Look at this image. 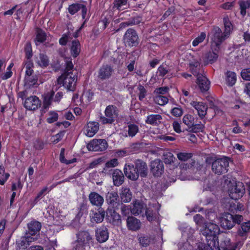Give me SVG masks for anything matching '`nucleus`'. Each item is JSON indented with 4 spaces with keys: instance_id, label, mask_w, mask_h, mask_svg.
I'll list each match as a JSON object with an SVG mask.
<instances>
[{
    "instance_id": "f257e3e1",
    "label": "nucleus",
    "mask_w": 250,
    "mask_h": 250,
    "mask_svg": "<svg viewBox=\"0 0 250 250\" xmlns=\"http://www.w3.org/2000/svg\"><path fill=\"white\" fill-rule=\"evenodd\" d=\"M201 232L206 236L208 245L211 250H221L218 246V242H215V239L220 232V228L218 225L212 223H207Z\"/></svg>"
},
{
    "instance_id": "f03ea898",
    "label": "nucleus",
    "mask_w": 250,
    "mask_h": 250,
    "mask_svg": "<svg viewBox=\"0 0 250 250\" xmlns=\"http://www.w3.org/2000/svg\"><path fill=\"white\" fill-rule=\"evenodd\" d=\"M244 220V217L240 214H231L229 212H224L219 218L221 227L224 229H230L237 223H240Z\"/></svg>"
},
{
    "instance_id": "7ed1b4c3",
    "label": "nucleus",
    "mask_w": 250,
    "mask_h": 250,
    "mask_svg": "<svg viewBox=\"0 0 250 250\" xmlns=\"http://www.w3.org/2000/svg\"><path fill=\"white\" fill-rule=\"evenodd\" d=\"M209 36L211 40V47L215 52L219 51L223 42L229 38L228 36L222 32L221 29L217 26H215L212 29Z\"/></svg>"
},
{
    "instance_id": "20e7f679",
    "label": "nucleus",
    "mask_w": 250,
    "mask_h": 250,
    "mask_svg": "<svg viewBox=\"0 0 250 250\" xmlns=\"http://www.w3.org/2000/svg\"><path fill=\"white\" fill-rule=\"evenodd\" d=\"M229 166L228 158L223 157L212 162L211 170L214 174L220 175L228 172Z\"/></svg>"
},
{
    "instance_id": "39448f33",
    "label": "nucleus",
    "mask_w": 250,
    "mask_h": 250,
    "mask_svg": "<svg viewBox=\"0 0 250 250\" xmlns=\"http://www.w3.org/2000/svg\"><path fill=\"white\" fill-rule=\"evenodd\" d=\"M123 40L125 45L136 47L140 43V39L137 31L133 28H129L125 32Z\"/></svg>"
},
{
    "instance_id": "423d86ee",
    "label": "nucleus",
    "mask_w": 250,
    "mask_h": 250,
    "mask_svg": "<svg viewBox=\"0 0 250 250\" xmlns=\"http://www.w3.org/2000/svg\"><path fill=\"white\" fill-rule=\"evenodd\" d=\"M245 191L243 184L240 182L229 186L228 190L229 197L233 200H237L242 197Z\"/></svg>"
},
{
    "instance_id": "0eeeda50",
    "label": "nucleus",
    "mask_w": 250,
    "mask_h": 250,
    "mask_svg": "<svg viewBox=\"0 0 250 250\" xmlns=\"http://www.w3.org/2000/svg\"><path fill=\"white\" fill-rule=\"evenodd\" d=\"M77 239L74 243V250H83V246L88 244L91 239L90 234L87 231H81L77 234Z\"/></svg>"
},
{
    "instance_id": "6e6552de",
    "label": "nucleus",
    "mask_w": 250,
    "mask_h": 250,
    "mask_svg": "<svg viewBox=\"0 0 250 250\" xmlns=\"http://www.w3.org/2000/svg\"><path fill=\"white\" fill-rule=\"evenodd\" d=\"M107 143L104 139H94L90 141L87 145L89 151H103L107 147Z\"/></svg>"
},
{
    "instance_id": "1a4fd4ad",
    "label": "nucleus",
    "mask_w": 250,
    "mask_h": 250,
    "mask_svg": "<svg viewBox=\"0 0 250 250\" xmlns=\"http://www.w3.org/2000/svg\"><path fill=\"white\" fill-rule=\"evenodd\" d=\"M105 212L107 222L113 226H119L121 225V217L118 213L115 211V209L108 208Z\"/></svg>"
},
{
    "instance_id": "9d476101",
    "label": "nucleus",
    "mask_w": 250,
    "mask_h": 250,
    "mask_svg": "<svg viewBox=\"0 0 250 250\" xmlns=\"http://www.w3.org/2000/svg\"><path fill=\"white\" fill-rule=\"evenodd\" d=\"M87 2L76 3L69 6L68 11L71 15H74L79 10H81L82 16L83 19L86 18L87 13Z\"/></svg>"
},
{
    "instance_id": "9b49d317",
    "label": "nucleus",
    "mask_w": 250,
    "mask_h": 250,
    "mask_svg": "<svg viewBox=\"0 0 250 250\" xmlns=\"http://www.w3.org/2000/svg\"><path fill=\"white\" fill-rule=\"evenodd\" d=\"M24 107L29 110H35L41 105V102L36 96H31L25 99Z\"/></svg>"
},
{
    "instance_id": "f8f14e48",
    "label": "nucleus",
    "mask_w": 250,
    "mask_h": 250,
    "mask_svg": "<svg viewBox=\"0 0 250 250\" xmlns=\"http://www.w3.org/2000/svg\"><path fill=\"white\" fill-rule=\"evenodd\" d=\"M105 201L113 208H119L120 201L117 191H108L105 195Z\"/></svg>"
},
{
    "instance_id": "ddd939ff",
    "label": "nucleus",
    "mask_w": 250,
    "mask_h": 250,
    "mask_svg": "<svg viewBox=\"0 0 250 250\" xmlns=\"http://www.w3.org/2000/svg\"><path fill=\"white\" fill-rule=\"evenodd\" d=\"M36 240V238L30 236H21L16 241V249L17 250H25L32 242Z\"/></svg>"
},
{
    "instance_id": "4468645a",
    "label": "nucleus",
    "mask_w": 250,
    "mask_h": 250,
    "mask_svg": "<svg viewBox=\"0 0 250 250\" xmlns=\"http://www.w3.org/2000/svg\"><path fill=\"white\" fill-rule=\"evenodd\" d=\"M134 166L139 176L141 177H146L148 174V167L146 163L141 159L135 160L134 162Z\"/></svg>"
},
{
    "instance_id": "2eb2a0df",
    "label": "nucleus",
    "mask_w": 250,
    "mask_h": 250,
    "mask_svg": "<svg viewBox=\"0 0 250 250\" xmlns=\"http://www.w3.org/2000/svg\"><path fill=\"white\" fill-rule=\"evenodd\" d=\"M150 167V171L155 177L161 176L164 171L163 162L158 159L152 161Z\"/></svg>"
},
{
    "instance_id": "dca6fc26",
    "label": "nucleus",
    "mask_w": 250,
    "mask_h": 250,
    "mask_svg": "<svg viewBox=\"0 0 250 250\" xmlns=\"http://www.w3.org/2000/svg\"><path fill=\"white\" fill-rule=\"evenodd\" d=\"M244 221V220L240 223H237L239 226L236 233L239 237L247 238L250 232V220Z\"/></svg>"
},
{
    "instance_id": "f3484780",
    "label": "nucleus",
    "mask_w": 250,
    "mask_h": 250,
    "mask_svg": "<svg viewBox=\"0 0 250 250\" xmlns=\"http://www.w3.org/2000/svg\"><path fill=\"white\" fill-rule=\"evenodd\" d=\"M132 164H126L124 167V172L125 176L129 180L136 181L139 178L138 173Z\"/></svg>"
},
{
    "instance_id": "a211bd4d",
    "label": "nucleus",
    "mask_w": 250,
    "mask_h": 250,
    "mask_svg": "<svg viewBox=\"0 0 250 250\" xmlns=\"http://www.w3.org/2000/svg\"><path fill=\"white\" fill-rule=\"evenodd\" d=\"M95 237L99 243L105 242L109 237V231L105 226H102L95 230Z\"/></svg>"
},
{
    "instance_id": "6ab92c4d",
    "label": "nucleus",
    "mask_w": 250,
    "mask_h": 250,
    "mask_svg": "<svg viewBox=\"0 0 250 250\" xmlns=\"http://www.w3.org/2000/svg\"><path fill=\"white\" fill-rule=\"evenodd\" d=\"M113 72L114 69L111 65L103 64L99 70L98 77L102 80L108 79L111 76Z\"/></svg>"
},
{
    "instance_id": "aec40b11",
    "label": "nucleus",
    "mask_w": 250,
    "mask_h": 250,
    "mask_svg": "<svg viewBox=\"0 0 250 250\" xmlns=\"http://www.w3.org/2000/svg\"><path fill=\"white\" fill-rule=\"evenodd\" d=\"M88 199L91 204L93 206L101 208L104 204V197L98 193L91 192L88 195Z\"/></svg>"
},
{
    "instance_id": "412c9836",
    "label": "nucleus",
    "mask_w": 250,
    "mask_h": 250,
    "mask_svg": "<svg viewBox=\"0 0 250 250\" xmlns=\"http://www.w3.org/2000/svg\"><path fill=\"white\" fill-rule=\"evenodd\" d=\"M190 104L197 110L198 115L203 119L207 114L208 107L203 102L192 101Z\"/></svg>"
},
{
    "instance_id": "4be33fe9",
    "label": "nucleus",
    "mask_w": 250,
    "mask_h": 250,
    "mask_svg": "<svg viewBox=\"0 0 250 250\" xmlns=\"http://www.w3.org/2000/svg\"><path fill=\"white\" fill-rule=\"evenodd\" d=\"M113 184L116 187L122 185L125 181V176L123 172L119 169H113L111 173Z\"/></svg>"
},
{
    "instance_id": "5701e85b",
    "label": "nucleus",
    "mask_w": 250,
    "mask_h": 250,
    "mask_svg": "<svg viewBox=\"0 0 250 250\" xmlns=\"http://www.w3.org/2000/svg\"><path fill=\"white\" fill-rule=\"evenodd\" d=\"M139 131L138 125L136 124H128L126 127L125 128L124 134H123L125 137H134Z\"/></svg>"
},
{
    "instance_id": "b1692460",
    "label": "nucleus",
    "mask_w": 250,
    "mask_h": 250,
    "mask_svg": "<svg viewBox=\"0 0 250 250\" xmlns=\"http://www.w3.org/2000/svg\"><path fill=\"white\" fill-rule=\"evenodd\" d=\"M197 83L202 92L207 91L210 87V82L204 75H199L197 78Z\"/></svg>"
},
{
    "instance_id": "393cba45",
    "label": "nucleus",
    "mask_w": 250,
    "mask_h": 250,
    "mask_svg": "<svg viewBox=\"0 0 250 250\" xmlns=\"http://www.w3.org/2000/svg\"><path fill=\"white\" fill-rule=\"evenodd\" d=\"M126 226L128 229L137 231L141 228V222L136 218L129 216L126 219Z\"/></svg>"
},
{
    "instance_id": "a878e982",
    "label": "nucleus",
    "mask_w": 250,
    "mask_h": 250,
    "mask_svg": "<svg viewBox=\"0 0 250 250\" xmlns=\"http://www.w3.org/2000/svg\"><path fill=\"white\" fill-rule=\"evenodd\" d=\"M77 80V75L74 74H67L65 78V87L70 91H74Z\"/></svg>"
},
{
    "instance_id": "bb28decb",
    "label": "nucleus",
    "mask_w": 250,
    "mask_h": 250,
    "mask_svg": "<svg viewBox=\"0 0 250 250\" xmlns=\"http://www.w3.org/2000/svg\"><path fill=\"white\" fill-rule=\"evenodd\" d=\"M55 94L54 90H51L47 92L42 95L43 96V106L42 108L44 110H47L52 104V102H54L53 97Z\"/></svg>"
},
{
    "instance_id": "cd10ccee",
    "label": "nucleus",
    "mask_w": 250,
    "mask_h": 250,
    "mask_svg": "<svg viewBox=\"0 0 250 250\" xmlns=\"http://www.w3.org/2000/svg\"><path fill=\"white\" fill-rule=\"evenodd\" d=\"M118 165L119 162L116 158H114L107 161L103 169L102 173L110 175L113 171L112 168L118 166Z\"/></svg>"
},
{
    "instance_id": "c85d7f7f",
    "label": "nucleus",
    "mask_w": 250,
    "mask_h": 250,
    "mask_svg": "<svg viewBox=\"0 0 250 250\" xmlns=\"http://www.w3.org/2000/svg\"><path fill=\"white\" fill-rule=\"evenodd\" d=\"M105 212L103 208H100L97 211H93L91 214V221L92 222L100 223L103 221L105 217Z\"/></svg>"
},
{
    "instance_id": "c756f323",
    "label": "nucleus",
    "mask_w": 250,
    "mask_h": 250,
    "mask_svg": "<svg viewBox=\"0 0 250 250\" xmlns=\"http://www.w3.org/2000/svg\"><path fill=\"white\" fill-rule=\"evenodd\" d=\"M146 205L144 203L140 201H135L131 209L132 214L134 215H138L146 211Z\"/></svg>"
},
{
    "instance_id": "7c9ffc66",
    "label": "nucleus",
    "mask_w": 250,
    "mask_h": 250,
    "mask_svg": "<svg viewBox=\"0 0 250 250\" xmlns=\"http://www.w3.org/2000/svg\"><path fill=\"white\" fill-rule=\"evenodd\" d=\"M104 113L106 117L113 119L115 121V119L118 116L119 110L116 106L109 105L105 108Z\"/></svg>"
},
{
    "instance_id": "2f4dec72",
    "label": "nucleus",
    "mask_w": 250,
    "mask_h": 250,
    "mask_svg": "<svg viewBox=\"0 0 250 250\" xmlns=\"http://www.w3.org/2000/svg\"><path fill=\"white\" fill-rule=\"evenodd\" d=\"M99 128V125L98 123L96 122H89L87 125L85 134L88 137H93L98 131Z\"/></svg>"
},
{
    "instance_id": "473e14b6",
    "label": "nucleus",
    "mask_w": 250,
    "mask_h": 250,
    "mask_svg": "<svg viewBox=\"0 0 250 250\" xmlns=\"http://www.w3.org/2000/svg\"><path fill=\"white\" fill-rule=\"evenodd\" d=\"M162 119V117L161 115L151 114L147 116L146 123L152 125H158L161 123Z\"/></svg>"
},
{
    "instance_id": "72a5a7b5",
    "label": "nucleus",
    "mask_w": 250,
    "mask_h": 250,
    "mask_svg": "<svg viewBox=\"0 0 250 250\" xmlns=\"http://www.w3.org/2000/svg\"><path fill=\"white\" fill-rule=\"evenodd\" d=\"M35 62L42 67H46L49 65V59L47 55L40 53L35 57Z\"/></svg>"
},
{
    "instance_id": "f704fd0d",
    "label": "nucleus",
    "mask_w": 250,
    "mask_h": 250,
    "mask_svg": "<svg viewBox=\"0 0 250 250\" xmlns=\"http://www.w3.org/2000/svg\"><path fill=\"white\" fill-rule=\"evenodd\" d=\"M120 197L122 201L124 203L129 202L132 199V193L129 188L122 187L120 193Z\"/></svg>"
},
{
    "instance_id": "c9c22d12",
    "label": "nucleus",
    "mask_w": 250,
    "mask_h": 250,
    "mask_svg": "<svg viewBox=\"0 0 250 250\" xmlns=\"http://www.w3.org/2000/svg\"><path fill=\"white\" fill-rule=\"evenodd\" d=\"M41 224L38 221H33L28 224L29 233L31 235H35L41 229Z\"/></svg>"
},
{
    "instance_id": "e433bc0d",
    "label": "nucleus",
    "mask_w": 250,
    "mask_h": 250,
    "mask_svg": "<svg viewBox=\"0 0 250 250\" xmlns=\"http://www.w3.org/2000/svg\"><path fill=\"white\" fill-rule=\"evenodd\" d=\"M226 82L229 86H232L235 84L236 81V75L234 72L228 71L225 73Z\"/></svg>"
},
{
    "instance_id": "4c0bfd02",
    "label": "nucleus",
    "mask_w": 250,
    "mask_h": 250,
    "mask_svg": "<svg viewBox=\"0 0 250 250\" xmlns=\"http://www.w3.org/2000/svg\"><path fill=\"white\" fill-rule=\"evenodd\" d=\"M81 51L80 43L77 40H74L72 42L71 47V53L74 58L77 57L80 54Z\"/></svg>"
},
{
    "instance_id": "58836bf2",
    "label": "nucleus",
    "mask_w": 250,
    "mask_h": 250,
    "mask_svg": "<svg viewBox=\"0 0 250 250\" xmlns=\"http://www.w3.org/2000/svg\"><path fill=\"white\" fill-rule=\"evenodd\" d=\"M223 23L224 25V33L226 35H228L229 37L230 33L232 32L233 29V26L229 19V18L227 17H225L223 18Z\"/></svg>"
},
{
    "instance_id": "ea45409f",
    "label": "nucleus",
    "mask_w": 250,
    "mask_h": 250,
    "mask_svg": "<svg viewBox=\"0 0 250 250\" xmlns=\"http://www.w3.org/2000/svg\"><path fill=\"white\" fill-rule=\"evenodd\" d=\"M158 214V212L156 210H153L152 208H146L145 211V215L146 219L149 222L154 221L156 219Z\"/></svg>"
},
{
    "instance_id": "a19ab883",
    "label": "nucleus",
    "mask_w": 250,
    "mask_h": 250,
    "mask_svg": "<svg viewBox=\"0 0 250 250\" xmlns=\"http://www.w3.org/2000/svg\"><path fill=\"white\" fill-rule=\"evenodd\" d=\"M69 29H70L71 31H73V29H71V28L68 26V31L66 33L63 34L59 40L60 44L65 45L67 42L71 40V32L69 30Z\"/></svg>"
},
{
    "instance_id": "79ce46f5",
    "label": "nucleus",
    "mask_w": 250,
    "mask_h": 250,
    "mask_svg": "<svg viewBox=\"0 0 250 250\" xmlns=\"http://www.w3.org/2000/svg\"><path fill=\"white\" fill-rule=\"evenodd\" d=\"M217 52H214V51H212L209 52L206 54V58L207 59L208 63L212 64L217 61L218 57Z\"/></svg>"
},
{
    "instance_id": "37998d69",
    "label": "nucleus",
    "mask_w": 250,
    "mask_h": 250,
    "mask_svg": "<svg viewBox=\"0 0 250 250\" xmlns=\"http://www.w3.org/2000/svg\"><path fill=\"white\" fill-rule=\"evenodd\" d=\"M240 13L243 16L246 15V9L250 8V0L239 2Z\"/></svg>"
},
{
    "instance_id": "c03bdc74",
    "label": "nucleus",
    "mask_w": 250,
    "mask_h": 250,
    "mask_svg": "<svg viewBox=\"0 0 250 250\" xmlns=\"http://www.w3.org/2000/svg\"><path fill=\"white\" fill-rule=\"evenodd\" d=\"M154 101L160 105H164L167 103L168 99L167 97L160 95L155 96Z\"/></svg>"
},
{
    "instance_id": "a18cd8bd",
    "label": "nucleus",
    "mask_w": 250,
    "mask_h": 250,
    "mask_svg": "<svg viewBox=\"0 0 250 250\" xmlns=\"http://www.w3.org/2000/svg\"><path fill=\"white\" fill-rule=\"evenodd\" d=\"M205 128V125L202 124L201 122L200 124H194L192 125L190 128L189 132L193 133H198L203 132Z\"/></svg>"
},
{
    "instance_id": "49530a36",
    "label": "nucleus",
    "mask_w": 250,
    "mask_h": 250,
    "mask_svg": "<svg viewBox=\"0 0 250 250\" xmlns=\"http://www.w3.org/2000/svg\"><path fill=\"white\" fill-rule=\"evenodd\" d=\"M164 162L166 164H171L174 162L175 157L171 152H166L163 154Z\"/></svg>"
},
{
    "instance_id": "de8ad7c7",
    "label": "nucleus",
    "mask_w": 250,
    "mask_h": 250,
    "mask_svg": "<svg viewBox=\"0 0 250 250\" xmlns=\"http://www.w3.org/2000/svg\"><path fill=\"white\" fill-rule=\"evenodd\" d=\"M88 206L86 203L83 202L80 204L79 207L78 208V212L76 215L81 217L84 214H86L88 212Z\"/></svg>"
},
{
    "instance_id": "09e8293b",
    "label": "nucleus",
    "mask_w": 250,
    "mask_h": 250,
    "mask_svg": "<svg viewBox=\"0 0 250 250\" xmlns=\"http://www.w3.org/2000/svg\"><path fill=\"white\" fill-rule=\"evenodd\" d=\"M183 122L189 128L194 124V118L191 115H185L183 118Z\"/></svg>"
},
{
    "instance_id": "8fccbe9b",
    "label": "nucleus",
    "mask_w": 250,
    "mask_h": 250,
    "mask_svg": "<svg viewBox=\"0 0 250 250\" xmlns=\"http://www.w3.org/2000/svg\"><path fill=\"white\" fill-rule=\"evenodd\" d=\"M46 40V36L45 33L41 29L37 30V33L35 39L36 44L37 42L42 43Z\"/></svg>"
},
{
    "instance_id": "3c124183",
    "label": "nucleus",
    "mask_w": 250,
    "mask_h": 250,
    "mask_svg": "<svg viewBox=\"0 0 250 250\" xmlns=\"http://www.w3.org/2000/svg\"><path fill=\"white\" fill-rule=\"evenodd\" d=\"M178 159L181 161H187L191 159L193 154L191 153L179 152L177 154Z\"/></svg>"
},
{
    "instance_id": "603ef678",
    "label": "nucleus",
    "mask_w": 250,
    "mask_h": 250,
    "mask_svg": "<svg viewBox=\"0 0 250 250\" xmlns=\"http://www.w3.org/2000/svg\"><path fill=\"white\" fill-rule=\"evenodd\" d=\"M24 50L25 53V57L28 59H30L32 57V45L30 42H27L24 46Z\"/></svg>"
},
{
    "instance_id": "864d4df0",
    "label": "nucleus",
    "mask_w": 250,
    "mask_h": 250,
    "mask_svg": "<svg viewBox=\"0 0 250 250\" xmlns=\"http://www.w3.org/2000/svg\"><path fill=\"white\" fill-rule=\"evenodd\" d=\"M25 66L26 68L25 77L33 75L34 73V70L33 69V63L31 62V61H29L25 63Z\"/></svg>"
},
{
    "instance_id": "5fc2aeb1",
    "label": "nucleus",
    "mask_w": 250,
    "mask_h": 250,
    "mask_svg": "<svg viewBox=\"0 0 250 250\" xmlns=\"http://www.w3.org/2000/svg\"><path fill=\"white\" fill-rule=\"evenodd\" d=\"M128 0H114V8H116L119 10L125 9L124 6H126Z\"/></svg>"
},
{
    "instance_id": "6e6d98bb",
    "label": "nucleus",
    "mask_w": 250,
    "mask_h": 250,
    "mask_svg": "<svg viewBox=\"0 0 250 250\" xmlns=\"http://www.w3.org/2000/svg\"><path fill=\"white\" fill-rule=\"evenodd\" d=\"M151 238L147 235H144L139 238V243L143 247L148 246L151 242Z\"/></svg>"
},
{
    "instance_id": "4d7b16f0",
    "label": "nucleus",
    "mask_w": 250,
    "mask_h": 250,
    "mask_svg": "<svg viewBox=\"0 0 250 250\" xmlns=\"http://www.w3.org/2000/svg\"><path fill=\"white\" fill-rule=\"evenodd\" d=\"M37 80L38 78L36 75H33L25 77V83L30 86L35 85L37 83Z\"/></svg>"
},
{
    "instance_id": "13d9d810",
    "label": "nucleus",
    "mask_w": 250,
    "mask_h": 250,
    "mask_svg": "<svg viewBox=\"0 0 250 250\" xmlns=\"http://www.w3.org/2000/svg\"><path fill=\"white\" fill-rule=\"evenodd\" d=\"M139 92L138 98L140 101H143L146 95L147 91L146 88L141 84H139L137 87Z\"/></svg>"
},
{
    "instance_id": "bf43d9fd",
    "label": "nucleus",
    "mask_w": 250,
    "mask_h": 250,
    "mask_svg": "<svg viewBox=\"0 0 250 250\" xmlns=\"http://www.w3.org/2000/svg\"><path fill=\"white\" fill-rule=\"evenodd\" d=\"M58 119V113L54 111H51L49 112V117L47 118V122L51 124L57 121Z\"/></svg>"
},
{
    "instance_id": "052dcab7",
    "label": "nucleus",
    "mask_w": 250,
    "mask_h": 250,
    "mask_svg": "<svg viewBox=\"0 0 250 250\" xmlns=\"http://www.w3.org/2000/svg\"><path fill=\"white\" fill-rule=\"evenodd\" d=\"M169 72V68L166 64L161 65L158 69L157 73L162 77L166 75Z\"/></svg>"
},
{
    "instance_id": "680f3d73",
    "label": "nucleus",
    "mask_w": 250,
    "mask_h": 250,
    "mask_svg": "<svg viewBox=\"0 0 250 250\" xmlns=\"http://www.w3.org/2000/svg\"><path fill=\"white\" fill-rule=\"evenodd\" d=\"M206 35L204 32H202L200 36L195 38L193 42L192 45L194 46H197L200 43L203 42L206 38Z\"/></svg>"
},
{
    "instance_id": "e2e57ef3",
    "label": "nucleus",
    "mask_w": 250,
    "mask_h": 250,
    "mask_svg": "<svg viewBox=\"0 0 250 250\" xmlns=\"http://www.w3.org/2000/svg\"><path fill=\"white\" fill-rule=\"evenodd\" d=\"M170 113L173 116L179 117L183 114V110L180 106H178V107L173 108L171 110Z\"/></svg>"
},
{
    "instance_id": "0e129e2a",
    "label": "nucleus",
    "mask_w": 250,
    "mask_h": 250,
    "mask_svg": "<svg viewBox=\"0 0 250 250\" xmlns=\"http://www.w3.org/2000/svg\"><path fill=\"white\" fill-rule=\"evenodd\" d=\"M81 218V217L76 215L71 222V225L76 229H79L82 225V223L80 222Z\"/></svg>"
},
{
    "instance_id": "69168bd1",
    "label": "nucleus",
    "mask_w": 250,
    "mask_h": 250,
    "mask_svg": "<svg viewBox=\"0 0 250 250\" xmlns=\"http://www.w3.org/2000/svg\"><path fill=\"white\" fill-rule=\"evenodd\" d=\"M73 64L71 60H68L66 62V67L64 73L68 74H74L71 71L73 69Z\"/></svg>"
},
{
    "instance_id": "338daca9",
    "label": "nucleus",
    "mask_w": 250,
    "mask_h": 250,
    "mask_svg": "<svg viewBox=\"0 0 250 250\" xmlns=\"http://www.w3.org/2000/svg\"><path fill=\"white\" fill-rule=\"evenodd\" d=\"M130 26L137 25L142 21V18L140 16L134 17L128 20Z\"/></svg>"
},
{
    "instance_id": "774afa93",
    "label": "nucleus",
    "mask_w": 250,
    "mask_h": 250,
    "mask_svg": "<svg viewBox=\"0 0 250 250\" xmlns=\"http://www.w3.org/2000/svg\"><path fill=\"white\" fill-rule=\"evenodd\" d=\"M241 74L244 80L250 81V68L243 69Z\"/></svg>"
}]
</instances>
